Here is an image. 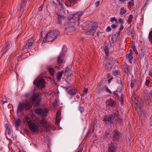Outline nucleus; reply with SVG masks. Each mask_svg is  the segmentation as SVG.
<instances>
[{"mask_svg": "<svg viewBox=\"0 0 152 152\" xmlns=\"http://www.w3.org/2000/svg\"><path fill=\"white\" fill-rule=\"evenodd\" d=\"M48 71L51 75H53L54 73V70L53 68L51 67H49L48 68Z\"/></svg>", "mask_w": 152, "mask_h": 152, "instance_id": "30", "label": "nucleus"}, {"mask_svg": "<svg viewBox=\"0 0 152 152\" xmlns=\"http://www.w3.org/2000/svg\"><path fill=\"white\" fill-rule=\"evenodd\" d=\"M43 32L41 33L42 38L46 42H49L53 41L57 36L59 35V32L56 31H50L47 34L45 37L43 35Z\"/></svg>", "mask_w": 152, "mask_h": 152, "instance_id": "3", "label": "nucleus"}, {"mask_svg": "<svg viewBox=\"0 0 152 152\" xmlns=\"http://www.w3.org/2000/svg\"><path fill=\"white\" fill-rule=\"evenodd\" d=\"M106 109L107 110H109L110 109V107H113L115 106L116 103L115 101L111 99H109L106 102Z\"/></svg>", "mask_w": 152, "mask_h": 152, "instance_id": "7", "label": "nucleus"}, {"mask_svg": "<svg viewBox=\"0 0 152 152\" xmlns=\"http://www.w3.org/2000/svg\"><path fill=\"white\" fill-rule=\"evenodd\" d=\"M102 82H100L98 83L97 86V89L98 91V93L101 92H104L105 90L106 85H102Z\"/></svg>", "mask_w": 152, "mask_h": 152, "instance_id": "14", "label": "nucleus"}, {"mask_svg": "<svg viewBox=\"0 0 152 152\" xmlns=\"http://www.w3.org/2000/svg\"><path fill=\"white\" fill-rule=\"evenodd\" d=\"M88 89L87 88H85L84 91V92L86 94H87L88 92Z\"/></svg>", "mask_w": 152, "mask_h": 152, "instance_id": "54", "label": "nucleus"}, {"mask_svg": "<svg viewBox=\"0 0 152 152\" xmlns=\"http://www.w3.org/2000/svg\"><path fill=\"white\" fill-rule=\"evenodd\" d=\"M32 107V104L29 102H26L23 103H20L18 107L17 112L18 113L22 112L24 108L27 110H30Z\"/></svg>", "mask_w": 152, "mask_h": 152, "instance_id": "4", "label": "nucleus"}, {"mask_svg": "<svg viewBox=\"0 0 152 152\" xmlns=\"http://www.w3.org/2000/svg\"><path fill=\"white\" fill-rule=\"evenodd\" d=\"M83 13L84 12L83 11H81L76 13L73 14L72 15V19H75L76 18H77V21L78 22V23H79V21L80 20V19Z\"/></svg>", "mask_w": 152, "mask_h": 152, "instance_id": "15", "label": "nucleus"}, {"mask_svg": "<svg viewBox=\"0 0 152 152\" xmlns=\"http://www.w3.org/2000/svg\"><path fill=\"white\" fill-rule=\"evenodd\" d=\"M6 127L7 130H9L10 129V127L9 125L7 124H6Z\"/></svg>", "mask_w": 152, "mask_h": 152, "instance_id": "47", "label": "nucleus"}, {"mask_svg": "<svg viewBox=\"0 0 152 152\" xmlns=\"http://www.w3.org/2000/svg\"><path fill=\"white\" fill-rule=\"evenodd\" d=\"M43 4H43L39 7V10L40 11H41L42 10V8L43 7Z\"/></svg>", "mask_w": 152, "mask_h": 152, "instance_id": "45", "label": "nucleus"}, {"mask_svg": "<svg viewBox=\"0 0 152 152\" xmlns=\"http://www.w3.org/2000/svg\"><path fill=\"white\" fill-rule=\"evenodd\" d=\"M69 71V70H67V69H66L64 72V74H66V73L68 72V71Z\"/></svg>", "mask_w": 152, "mask_h": 152, "instance_id": "59", "label": "nucleus"}, {"mask_svg": "<svg viewBox=\"0 0 152 152\" xmlns=\"http://www.w3.org/2000/svg\"><path fill=\"white\" fill-rule=\"evenodd\" d=\"M120 33V31L116 32L115 34L112 35L111 37V41H110V43L114 44L116 41Z\"/></svg>", "mask_w": 152, "mask_h": 152, "instance_id": "18", "label": "nucleus"}, {"mask_svg": "<svg viewBox=\"0 0 152 152\" xmlns=\"http://www.w3.org/2000/svg\"><path fill=\"white\" fill-rule=\"evenodd\" d=\"M57 2L58 3L59 5L61 6V8H63V4L64 2V1L62 0H57Z\"/></svg>", "mask_w": 152, "mask_h": 152, "instance_id": "35", "label": "nucleus"}, {"mask_svg": "<svg viewBox=\"0 0 152 152\" xmlns=\"http://www.w3.org/2000/svg\"><path fill=\"white\" fill-rule=\"evenodd\" d=\"M102 33L100 32H97L96 34H97V35L99 36H100V34H101Z\"/></svg>", "mask_w": 152, "mask_h": 152, "instance_id": "57", "label": "nucleus"}, {"mask_svg": "<svg viewBox=\"0 0 152 152\" xmlns=\"http://www.w3.org/2000/svg\"><path fill=\"white\" fill-rule=\"evenodd\" d=\"M111 27L113 29L117 27V25L113 24L111 26Z\"/></svg>", "mask_w": 152, "mask_h": 152, "instance_id": "46", "label": "nucleus"}, {"mask_svg": "<svg viewBox=\"0 0 152 152\" xmlns=\"http://www.w3.org/2000/svg\"><path fill=\"white\" fill-rule=\"evenodd\" d=\"M149 96L150 99L152 100V92H150L149 93Z\"/></svg>", "mask_w": 152, "mask_h": 152, "instance_id": "51", "label": "nucleus"}, {"mask_svg": "<svg viewBox=\"0 0 152 152\" xmlns=\"http://www.w3.org/2000/svg\"><path fill=\"white\" fill-rule=\"evenodd\" d=\"M35 43V39L32 38L28 40L26 43V45L25 46V48L26 49H29Z\"/></svg>", "mask_w": 152, "mask_h": 152, "instance_id": "9", "label": "nucleus"}, {"mask_svg": "<svg viewBox=\"0 0 152 152\" xmlns=\"http://www.w3.org/2000/svg\"><path fill=\"white\" fill-rule=\"evenodd\" d=\"M107 64H108L110 66V68H111V64L112 63V59L111 58H109L108 59L107 61Z\"/></svg>", "mask_w": 152, "mask_h": 152, "instance_id": "36", "label": "nucleus"}, {"mask_svg": "<svg viewBox=\"0 0 152 152\" xmlns=\"http://www.w3.org/2000/svg\"><path fill=\"white\" fill-rule=\"evenodd\" d=\"M148 38L149 41L152 44V31H151L149 32Z\"/></svg>", "mask_w": 152, "mask_h": 152, "instance_id": "32", "label": "nucleus"}, {"mask_svg": "<svg viewBox=\"0 0 152 152\" xmlns=\"http://www.w3.org/2000/svg\"><path fill=\"white\" fill-rule=\"evenodd\" d=\"M110 21L111 22H113V21H115L117 22V20L116 19V18L115 17H113V18H111Z\"/></svg>", "mask_w": 152, "mask_h": 152, "instance_id": "40", "label": "nucleus"}, {"mask_svg": "<svg viewBox=\"0 0 152 152\" xmlns=\"http://www.w3.org/2000/svg\"><path fill=\"white\" fill-rule=\"evenodd\" d=\"M141 53L140 55V58H143L145 56V50L142 48L140 49Z\"/></svg>", "mask_w": 152, "mask_h": 152, "instance_id": "24", "label": "nucleus"}, {"mask_svg": "<svg viewBox=\"0 0 152 152\" xmlns=\"http://www.w3.org/2000/svg\"><path fill=\"white\" fill-rule=\"evenodd\" d=\"M45 83V81L43 79L39 80H35L34 81V85L39 88L42 87Z\"/></svg>", "mask_w": 152, "mask_h": 152, "instance_id": "8", "label": "nucleus"}, {"mask_svg": "<svg viewBox=\"0 0 152 152\" xmlns=\"http://www.w3.org/2000/svg\"><path fill=\"white\" fill-rule=\"evenodd\" d=\"M2 102H3V104H4L5 103L7 102L6 101H2Z\"/></svg>", "mask_w": 152, "mask_h": 152, "instance_id": "64", "label": "nucleus"}, {"mask_svg": "<svg viewBox=\"0 0 152 152\" xmlns=\"http://www.w3.org/2000/svg\"><path fill=\"white\" fill-rule=\"evenodd\" d=\"M132 49H133V50L134 51H135V47L134 46V45L133 46L132 45Z\"/></svg>", "mask_w": 152, "mask_h": 152, "instance_id": "62", "label": "nucleus"}, {"mask_svg": "<svg viewBox=\"0 0 152 152\" xmlns=\"http://www.w3.org/2000/svg\"><path fill=\"white\" fill-rule=\"evenodd\" d=\"M77 0H65V4L67 6L71 7L77 3Z\"/></svg>", "mask_w": 152, "mask_h": 152, "instance_id": "17", "label": "nucleus"}, {"mask_svg": "<svg viewBox=\"0 0 152 152\" xmlns=\"http://www.w3.org/2000/svg\"><path fill=\"white\" fill-rule=\"evenodd\" d=\"M105 90L106 91V92H107L109 93L110 94H111L112 93V92L107 87V86H106V87L105 89Z\"/></svg>", "mask_w": 152, "mask_h": 152, "instance_id": "38", "label": "nucleus"}, {"mask_svg": "<svg viewBox=\"0 0 152 152\" xmlns=\"http://www.w3.org/2000/svg\"><path fill=\"white\" fill-rule=\"evenodd\" d=\"M43 110L42 108H37L35 110V112L38 115H41Z\"/></svg>", "mask_w": 152, "mask_h": 152, "instance_id": "28", "label": "nucleus"}, {"mask_svg": "<svg viewBox=\"0 0 152 152\" xmlns=\"http://www.w3.org/2000/svg\"><path fill=\"white\" fill-rule=\"evenodd\" d=\"M75 23L73 22L72 26H69V27L66 28V30L67 32H72L75 31L76 28L75 27Z\"/></svg>", "mask_w": 152, "mask_h": 152, "instance_id": "20", "label": "nucleus"}, {"mask_svg": "<svg viewBox=\"0 0 152 152\" xmlns=\"http://www.w3.org/2000/svg\"><path fill=\"white\" fill-rule=\"evenodd\" d=\"M132 49H133V50L134 51H135V47L134 46V45L133 46L132 45Z\"/></svg>", "mask_w": 152, "mask_h": 152, "instance_id": "61", "label": "nucleus"}, {"mask_svg": "<svg viewBox=\"0 0 152 152\" xmlns=\"http://www.w3.org/2000/svg\"><path fill=\"white\" fill-rule=\"evenodd\" d=\"M64 54L62 53H60L58 58L57 63L59 66L61 65L63 63L64 60Z\"/></svg>", "mask_w": 152, "mask_h": 152, "instance_id": "16", "label": "nucleus"}, {"mask_svg": "<svg viewBox=\"0 0 152 152\" xmlns=\"http://www.w3.org/2000/svg\"><path fill=\"white\" fill-rule=\"evenodd\" d=\"M60 121V117H56V124L57 126H59V122Z\"/></svg>", "mask_w": 152, "mask_h": 152, "instance_id": "33", "label": "nucleus"}, {"mask_svg": "<svg viewBox=\"0 0 152 152\" xmlns=\"http://www.w3.org/2000/svg\"><path fill=\"white\" fill-rule=\"evenodd\" d=\"M10 133V129L9 130H8L7 134H9Z\"/></svg>", "mask_w": 152, "mask_h": 152, "instance_id": "63", "label": "nucleus"}, {"mask_svg": "<svg viewBox=\"0 0 152 152\" xmlns=\"http://www.w3.org/2000/svg\"><path fill=\"white\" fill-rule=\"evenodd\" d=\"M120 71L118 70H116L114 71L113 73L114 76H116L120 74Z\"/></svg>", "mask_w": 152, "mask_h": 152, "instance_id": "37", "label": "nucleus"}, {"mask_svg": "<svg viewBox=\"0 0 152 152\" xmlns=\"http://www.w3.org/2000/svg\"><path fill=\"white\" fill-rule=\"evenodd\" d=\"M82 26L83 29L86 31L85 34L93 37L98 27V24L96 22L88 21L84 23Z\"/></svg>", "mask_w": 152, "mask_h": 152, "instance_id": "2", "label": "nucleus"}, {"mask_svg": "<svg viewBox=\"0 0 152 152\" xmlns=\"http://www.w3.org/2000/svg\"><path fill=\"white\" fill-rule=\"evenodd\" d=\"M126 10L124 7H121L120 10V15H123L126 12Z\"/></svg>", "mask_w": 152, "mask_h": 152, "instance_id": "25", "label": "nucleus"}, {"mask_svg": "<svg viewBox=\"0 0 152 152\" xmlns=\"http://www.w3.org/2000/svg\"><path fill=\"white\" fill-rule=\"evenodd\" d=\"M99 1H97L95 3V5L96 7H97L99 6Z\"/></svg>", "mask_w": 152, "mask_h": 152, "instance_id": "48", "label": "nucleus"}, {"mask_svg": "<svg viewBox=\"0 0 152 152\" xmlns=\"http://www.w3.org/2000/svg\"><path fill=\"white\" fill-rule=\"evenodd\" d=\"M57 16L58 19V22L59 24H61V23L62 22V20L64 19V18L61 16L59 14L57 15Z\"/></svg>", "mask_w": 152, "mask_h": 152, "instance_id": "27", "label": "nucleus"}, {"mask_svg": "<svg viewBox=\"0 0 152 152\" xmlns=\"http://www.w3.org/2000/svg\"><path fill=\"white\" fill-rule=\"evenodd\" d=\"M79 109L81 113L83 112L84 111V109L82 107H80Z\"/></svg>", "mask_w": 152, "mask_h": 152, "instance_id": "55", "label": "nucleus"}, {"mask_svg": "<svg viewBox=\"0 0 152 152\" xmlns=\"http://www.w3.org/2000/svg\"><path fill=\"white\" fill-rule=\"evenodd\" d=\"M145 102L147 103L148 102V104H149V101H148V99H147L146 100L145 99Z\"/></svg>", "mask_w": 152, "mask_h": 152, "instance_id": "60", "label": "nucleus"}, {"mask_svg": "<svg viewBox=\"0 0 152 152\" xmlns=\"http://www.w3.org/2000/svg\"><path fill=\"white\" fill-rule=\"evenodd\" d=\"M30 99L32 101L35 107H37L41 101V98L39 97L38 93L34 94L31 97Z\"/></svg>", "mask_w": 152, "mask_h": 152, "instance_id": "5", "label": "nucleus"}, {"mask_svg": "<svg viewBox=\"0 0 152 152\" xmlns=\"http://www.w3.org/2000/svg\"><path fill=\"white\" fill-rule=\"evenodd\" d=\"M135 83V82L133 80H132L131 82V88H133L134 87V84Z\"/></svg>", "mask_w": 152, "mask_h": 152, "instance_id": "39", "label": "nucleus"}, {"mask_svg": "<svg viewBox=\"0 0 152 152\" xmlns=\"http://www.w3.org/2000/svg\"><path fill=\"white\" fill-rule=\"evenodd\" d=\"M21 120L19 118H17L13 121V123L15 124V125L16 128L18 129L20 125Z\"/></svg>", "mask_w": 152, "mask_h": 152, "instance_id": "22", "label": "nucleus"}, {"mask_svg": "<svg viewBox=\"0 0 152 152\" xmlns=\"http://www.w3.org/2000/svg\"><path fill=\"white\" fill-rule=\"evenodd\" d=\"M111 28L110 26H108L106 29L107 32H110L111 31Z\"/></svg>", "mask_w": 152, "mask_h": 152, "instance_id": "42", "label": "nucleus"}, {"mask_svg": "<svg viewBox=\"0 0 152 152\" xmlns=\"http://www.w3.org/2000/svg\"><path fill=\"white\" fill-rule=\"evenodd\" d=\"M126 1V0H119V1H121L122 3H124Z\"/></svg>", "mask_w": 152, "mask_h": 152, "instance_id": "58", "label": "nucleus"}, {"mask_svg": "<svg viewBox=\"0 0 152 152\" xmlns=\"http://www.w3.org/2000/svg\"><path fill=\"white\" fill-rule=\"evenodd\" d=\"M131 1L128 2V4L129 6L132 7L134 5V0H131Z\"/></svg>", "mask_w": 152, "mask_h": 152, "instance_id": "34", "label": "nucleus"}, {"mask_svg": "<svg viewBox=\"0 0 152 152\" xmlns=\"http://www.w3.org/2000/svg\"><path fill=\"white\" fill-rule=\"evenodd\" d=\"M63 72V71H62L61 72H58L57 73V78L59 81L61 80Z\"/></svg>", "mask_w": 152, "mask_h": 152, "instance_id": "26", "label": "nucleus"}, {"mask_svg": "<svg viewBox=\"0 0 152 152\" xmlns=\"http://www.w3.org/2000/svg\"><path fill=\"white\" fill-rule=\"evenodd\" d=\"M120 83H121V88H123L124 87V84L122 83V81H121V80H120Z\"/></svg>", "mask_w": 152, "mask_h": 152, "instance_id": "50", "label": "nucleus"}, {"mask_svg": "<svg viewBox=\"0 0 152 152\" xmlns=\"http://www.w3.org/2000/svg\"><path fill=\"white\" fill-rule=\"evenodd\" d=\"M117 147L113 142H111L108 146V152H115Z\"/></svg>", "mask_w": 152, "mask_h": 152, "instance_id": "11", "label": "nucleus"}, {"mask_svg": "<svg viewBox=\"0 0 152 152\" xmlns=\"http://www.w3.org/2000/svg\"><path fill=\"white\" fill-rule=\"evenodd\" d=\"M66 90L68 94H70L72 96L76 94L77 91L75 88H74V87L72 86L68 87Z\"/></svg>", "mask_w": 152, "mask_h": 152, "instance_id": "10", "label": "nucleus"}, {"mask_svg": "<svg viewBox=\"0 0 152 152\" xmlns=\"http://www.w3.org/2000/svg\"><path fill=\"white\" fill-rule=\"evenodd\" d=\"M118 21L121 23H123L124 22V20L122 18H119L118 19Z\"/></svg>", "mask_w": 152, "mask_h": 152, "instance_id": "49", "label": "nucleus"}, {"mask_svg": "<svg viewBox=\"0 0 152 152\" xmlns=\"http://www.w3.org/2000/svg\"><path fill=\"white\" fill-rule=\"evenodd\" d=\"M117 92V91H116V92L114 91L113 92V93L114 95H115L117 97H118L119 96V95H118V93H116V92Z\"/></svg>", "mask_w": 152, "mask_h": 152, "instance_id": "52", "label": "nucleus"}, {"mask_svg": "<svg viewBox=\"0 0 152 152\" xmlns=\"http://www.w3.org/2000/svg\"><path fill=\"white\" fill-rule=\"evenodd\" d=\"M83 151V148H80L77 151V152H82Z\"/></svg>", "mask_w": 152, "mask_h": 152, "instance_id": "56", "label": "nucleus"}, {"mask_svg": "<svg viewBox=\"0 0 152 152\" xmlns=\"http://www.w3.org/2000/svg\"><path fill=\"white\" fill-rule=\"evenodd\" d=\"M61 115V113L59 111H58L56 113V117H60V116Z\"/></svg>", "mask_w": 152, "mask_h": 152, "instance_id": "43", "label": "nucleus"}, {"mask_svg": "<svg viewBox=\"0 0 152 152\" xmlns=\"http://www.w3.org/2000/svg\"><path fill=\"white\" fill-rule=\"evenodd\" d=\"M111 68H110V66L108 64H107L105 66V69L106 70H108Z\"/></svg>", "mask_w": 152, "mask_h": 152, "instance_id": "41", "label": "nucleus"}, {"mask_svg": "<svg viewBox=\"0 0 152 152\" xmlns=\"http://www.w3.org/2000/svg\"><path fill=\"white\" fill-rule=\"evenodd\" d=\"M149 82H150L149 80H147L145 82V85L146 86H148L149 85Z\"/></svg>", "mask_w": 152, "mask_h": 152, "instance_id": "44", "label": "nucleus"}, {"mask_svg": "<svg viewBox=\"0 0 152 152\" xmlns=\"http://www.w3.org/2000/svg\"><path fill=\"white\" fill-rule=\"evenodd\" d=\"M133 18V16L132 15H130L129 17L128 20H127V22L129 24H130L132 22V19Z\"/></svg>", "mask_w": 152, "mask_h": 152, "instance_id": "31", "label": "nucleus"}, {"mask_svg": "<svg viewBox=\"0 0 152 152\" xmlns=\"http://www.w3.org/2000/svg\"><path fill=\"white\" fill-rule=\"evenodd\" d=\"M47 112L46 109L43 110L42 112L41 115L42 118H43L42 120H40L36 117L34 119H31L29 116L26 115L23 119V121L26 123L31 131L33 133H38L39 127H41V125H42L43 127L45 128L46 130H49L50 129V125L48 124L45 119L43 118L46 117Z\"/></svg>", "mask_w": 152, "mask_h": 152, "instance_id": "1", "label": "nucleus"}, {"mask_svg": "<svg viewBox=\"0 0 152 152\" xmlns=\"http://www.w3.org/2000/svg\"><path fill=\"white\" fill-rule=\"evenodd\" d=\"M117 115V114L115 113H113L112 114L109 115V116L106 115L104 117L103 121L107 123H112L115 116Z\"/></svg>", "mask_w": 152, "mask_h": 152, "instance_id": "6", "label": "nucleus"}, {"mask_svg": "<svg viewBox=\"0 0 152 152\" xmlns=\"http://www.w3.org/2000/svg\"><path fill=\"white\" fill-rule=\"evenodd\" d=\"M127 33L132 37H134V31L133 29H128L127 31Z\"/></svg>", "mask_w": 152, "mask_h": 152, "instance_id": "23", "label": "nucleus"}, {"mask_svg": "<svg viewBox=\"0 0 152 152\" xmlns=\"http://www.w3.org/2000/svg\"><path fill=\"white\" fill-rule=\"evenodd\" d=\"M11 43L10 42L6 43L4 46L2 48L0 51V53L3 52L2 56L10 49V47Z\"/></svg>", "mask_w": 152, "mask_h": 152, "instance_id": "12", "label": "nucleus"}, {"mask_svg": "<svg viewBox=\"0 0 152 152\" xmlns=\"http://www.w3.org/2000/svg\"><path fill=\"white\" fill-rule=\"evenodd\" d=\"M27 0H21L20 3L21 8H23L25 7L27 3Z\"/></svg>", "mask_w": 152, "mask_h": 152, "instance_id": "29", "label": "nucleus"}, {"mask_svg": "<svg viewBox=\"0 0 152 152\" xmlns=\"http://www.w3.org/2000/svg\"><path fill=\"white\" fill-rule=\"evenodd\" d=\"M113 140L114 141L118 140L120 137V133L117 130L115 129L113 132Z\"/></svg>", "mask_w": 152, "mask_h": 152, "instance_id": "13", "label": "nucleus"}, {"mask_svg": "<svg viewBox=\"0 0 152 152\" xmlns=\"http://www.w3.org/2000/svg\"><path fill=\"white\" fill-rule=\"evenodd\" d=\"M124 28L123 26L122 25H121L120 26V27L119 28V30L120 31L122 30Z\"/></svg>", "mask_w": 152, "mask_h": 152, "instance_id": "53", "label": "nucleus"}, {"mask_svg": "<svg viewBox=\"0 0 152 152\" xmlns=\"http://www.w3.org/2000/svg\"><path fill=\"white\" fill-rule=\"evenodd\" d=\"M121 68L126 73L127 75H128V73L129 72V68L127 64L125 63L122 64L121 66Z\"/></svg>", "mask_w": 152, "mask_h": 152, "instance_id": "19", "label": "nucleus"}, {"mask_svg": "<svg viewBox=\"0 0 152 152\" xmlns=\"http://www.w3.org/2000/svg\"><path fill=\"white\" fill-rule=\"evenodd\" d=\"M129 51V54L126 55V58L127 59L129 60V62L131 63H132L131 60L133 58V51L131 49Z\"/></svg>", "mask_w": 152, "mask_h": 152, "instance_id": "21", "label": "nucleus"}]
</instances>
